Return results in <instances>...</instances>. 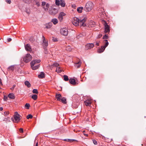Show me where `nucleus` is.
Instances as JSON below:
<instances>
[{
  "label": "nucleus",
  "instance_id": "16",
  "mask_svg": "<svg viewBox=\"0 0 146 146\" xmlns=\"http://www.w3.org/2000/svg\"><path fill=\"white\" fill-rule=\"evenodd\" d=\"M106 48L104 46H101V48L98 50V53H101L104 52Z\"/></svg>",
  "mask_w": 146,
  "mask_h": 146
},
{
  "label": "nucleus",
  "instance_id": "3",
  "mask_svg": "<svg viewBox=\"0 0 146 146\" xmlns=\"http://www.w3.org/2000/svg\"><path fill=\"white\" fill-rule=\"evenodd\" d=\"M12 119H13V122L17 123L21 120L20 115L17 112H16L14 115V119H13L12 118Z\"/></svg>",
  "mask_w": 146,
  "mask_h": 146
},
{
  "label": "nucleus",
  "instance_id": "60",
  "mask_svg": "<svg viewBox=\"0 0 146 146\" xmlns=\"http://www.w3.org/2000/svg\"><path fill=\"white\" fill-rule=\"evenodd\" d=\"M77 38H79V37H78V36H77Z\"/></svg>",
  "mask_w": 146,
  "mask_h": 146
},
{
  "label": "nucleus",
  "instance_id": "48",
  "mask_svg": "<svg viewBox=\"0 0 146 146\" xmlns=\"http://www.w3.org/2000/svg\"><path fill=\"white\" fill-rule=\"evenodd\" d=\"M93 141L95 145H97V141L94 139L93 140Z\"/></svg>",
  "mask_w": 146,
  "mask_h": 146
},
{
  "label": "nucleus",
  "instance_id": "15",
  "mask_svg": "<svg viewBox=\"0 0 146 146\" xmlns=\"http://www.w3.org/2000/svg\"><path fill=\"white\" fill-rule=\"evenodd\" d=\"M98 12L99 13L101 14V15H104L105 14V12L104 9L102 8H99L98 10Z\"/></svg>",
  "mask_w": 146,
  "mask_h": 146
},
{
  "label": "nucleus",
  "instance_id": "14",
  "mask_svg": "<svg viewBox=\"0 0 146 146\" xmlns=\"http://www.w3.org/2000/svg\"><path fill=\"white\" fill-rule=\"evenodd\" d=\"M86 47L88 49H91L94 46V44L93 43L87 44L86 46Z\"/></svg>",
  "mask_w": 146,
  "mask_h": 146
},
{
  "label": "nucleus",
  "instance_id": "49",
  "mask_svg": "<svg viewBox=\"0 0 146 146\" xmlns=\"http://www.w3.org/2000/svg\"><path fill=\"white\" fill-rule=\"evenodd\" d=\"M36 5L38 7L40 5V4L39 2H36Z\"/></svg>",
  "mask_w": 146,
  "mask_h": 146
},
{
  "label": "nucleus",
  "instance_id": "47",
  "mask_svg": "<svg viewBox=\"0 0 146 146\" xmlns=\"http://www.w3.org/2000/svg\"><path fill=\"white\" fill-rule=\"evenodd\" d=\"M8 97L5 96H4V100L5 101H6L7 100Z\"/></svg>",
  "mask_w": 146,
  "mask_h": 146
},
{
  "label": "nucleus",
  "instance_id": "31",
  "mask_svg": "<svg viewBox=\"0 0 146 146\" xmlns=\"http://www.w3.org/2000/svg\"><path fill=\"white\" fill-rule=\"evenodd\" d=\"M32 98L34 100H36L37 98V96L36 94L33 95L32 96Z\"/></svg>",
  "mask_w": 146,
  "mask_h": 146
},
{
  "label": "nucleus",
  "instance_id": "19",
  "mask_svg": "<svg viewBox=\"0 0 146 146\" xmlns=\"http://www.w3.org/2000/svg\"><path fill=\"white\" fill-rule=\"evenodd\" d=\"M85 103L86 106H89L92 103V101L91 100H87L85 101Z\"/></svg>",
  "mask_w": 146,
  "mask_h": 146
},
{
  "label": "nucleus",
  "instance_id": "18",
  "mask_svg": "<svg viewBox=\"0 0 146 146\" xmlns=\"http://www.w3.org/2000/svg\"><path fill=\"white\" fill-rule=\"evenodd\" d=\"M103 43L104 46H104L105 48H106L109 44V43L108 41V40H104L103 41Z\"/></svg>",
  "mask_w": 146,
  "mask_h": 146
},
{
  "label": "nucleus",
  "instance_id": "58",
  "mask_svg": "<svg viewBox=\"0 0 146 146\" xmlns=\"http://www.w3.org/2000/svg\"><path fill=\"white\" fill-rule=\"evenodd\" d=\"M84 135H85V136H88V135H87V134H85V133H84Z\"/></svg>",
  "mask_w": 146,
  "mask_h": 146
},
{
  "label": "nucleus",
  "instance_id": "25",
  "mask_svg": "<svg viewBox=\"0 0 146 146\" xmlns=\"http://www.w3.org/2000/svg\"><path fill=\"white\" fill-rule=\"evenodd\" d=\"M38 77L39 78H42L44 77V74L43 72H41L40 74L38 76Z\"/></svg>",
  "mask_w": 146,
  "mask_h": 146
},
{
  "label": "nucleus",
  "instance_id": "11",
  "mask_svg": "<svg viewBox=\"0 0 146 146\" xmlns=\"http://www.w3.org/2000/svg\"><path fill=\"white\" fill-rule=\"evenodd\" d=\"M105 26V33H106L110 32V29L109 28V26L107 25V24L105 23L104 24Z\"/></svg>",
  "mask_w": 146,
  "mask_h": 146
},
{
  "label": "nucleus",
  "instance_id": "51",
  "mask_svg": "<svg viewBox=\"0 0 146 146\" xmlns=\"http://www.w3.org/2000/svg\"><path fill=\"white\" fill-rule=\"evenodd\" d=\"M8 42H9L11 41V38H9L7 39Z\"/></svg>",
  "mask_w": 146,
  "mask_h": 146
},
{
  "label": "nucleus",
  "instance_id": "37",
  "mask_svg": "<svg viewBox=\"0 0 146 146\" xmlns=\"http://www.w3.org/2000/svg\"><path fill=\"white\" fill-rule=\"evenodd\" d=\"M30 107V105L29 104L27 103L25 105V107L27 109H29Z\"/></svg>",
  "mask_w": 146,
  "mask_h": 146
},
{
  "label": "nucleus",
  "instance_id": "5",
  "mask_svg": "<svg viewBox=\"0 0 146 146\" xmlns=\"http://www.w3.org/2000/svg\"><path fill=\"white\" fill-rule=\"evenodd\" d=\"M55 3L56 5L59 6L60 5L62 7H64L66 5L65 1L64 0H56Z\"/></svg>",
  "mask_w": 146,
  "mask_h": 146
},
{
  "label": "nucleus",
  "instance_id": "55",
  "mask_svg": "<svg viewBox=\"0 0 146 146\" xmlns=\"http://www.w3.org/2000/svg\"><path fill=\"white\" fill-rule=\"evenodd\" d=\"M26 12L28 14H29L30 13V12L29 11H26Z\"/></svg>",
  "mask_w": 146,
  "mask_h": 146
},
{
  "label": "nucleus",
  "instance_id": "43",
  "mask_svg": "<svg viewBox=\"0 0 146 146\" xmlns=\"http://www.w3.org/2000/svg\"><path fill=\"white\" fill-rule=\"evenodd\" d=\"M108 36L107 35H105L103 36V38L104 39H107L108 38Z\"/></svg>",
  "mask_w": 146,
  "mask_h": 146
},
{
  "label": "nucleus",
  "instance_id": "36",
  "mask_svg": "<svg viewBox=\"0 0 146 146\" xmlns=\"http://www.w3.org/2000/svg\"><path fill=\"white\" fill-rule=\"evenodd\" d=\"M66 49L68 51H71L72 50V48L70 46H67L66 47Z\"/></svg>",
  "mask_w": 146,
  "mask_h": 146
},
{
  "label": "nucleus",
  "instance_id": "1",
  "mask_svg": "<svg viewBox=\"0 0 146 146\" xmlns=\"http://www.w3.org/2000/svg\"><path fill=\"white\" fill-rule=\"evenodd\" d=\"M40 60H32L31 62V67L33 70H35L38 68L39 67V65H38L35 66L36 64L40 62Z\"/></svg>",
  "mask_w": 146,
  "mask_h": 146
},
{
  "label": "nucleus",
  "instance_id": "57",
  "mask_svg": "<svg viewBox=\"0 0 146 146\" xmlns=\"http://www.w3.org/2000/svg\"><path fill=\"white\" fill-rule=\"evenodd\" d=\"M102 35H99V38H100V37H101L102 36Z\"/></svg>",
  "mask_w": 146,
  "mask_h": 146
},
{
  "label": "nucleus",
  "instance_id": "45",
  "mask_svg": "<svg viewBox=\"0 0 146 146\" xmlns=\"http://www.w3.org/2000/svg\"><path fill=\"white\" fill-rule=\"evenodd\" d=\"M19 131L21 133H23V129L22 128H20L19 129Z\"/></svg>",
  "mask_w": 146,
  "mask_h": 146
},
{
  "label": "nucleus",
  "instance_id": "46",
  "mask_svg": "<svg viewBox=\"0 0 146 146\" xmlns=\"http://www.w3.org/2000/svg\"><path fill=\"white\" fill-rule=\"evenodd\" d=\"M5 1L8 4H10L11 2V0H5Z\"/></svg>",
  "mask_w": 146,
  "mask_h": 146
},
{
  "label": "nucleus",
  "instance_id": "62",
  "mask_svg": "<svg viewBox=\"0 0 146 146\" xmlns=\"http://www.w3.org/2000/svg\"><path fill=\"white\" fill-rule=\"evenodd\" d=\"M85 132V131H83V132Z\"/></svg>",
  "mask_w": 146,
  "mask_h": 146
},
{
  "label": "nucleus",
  "instance_id": "8",
  "mask_svg": "<svg viewBox=\"0 0 146 146\" xmlns=\"http://www.w3.org/2000/svg\"><path fill=\"white\" fill-rule=\"evenodd\" d=\"M60 33L62 35L66 36L68 33V30L66 28H63L60 30Z\"/></svg>",
  "mask_w": 146,
  "mask_h": 146
},
{
  "label": "nucleus",
  "instance_id": "2",
  "mask_svg": "<svg viewBox=\"0 0 146 146\" xmlns=\"http://www.w3.org/2000/svg\"><path fill=\"white\" fill-rule=\"evenodd\" d=\"M93 6V4L91 2H87L84 8V10L86 12H89L90 11Z\"/></svg>",
  "mask_w": 146,
  "mask_h": 146
},
{
  "label": "nucleus",
  "instance_id": "30",
  "mask_svg": "<svg viewBox=\"0 0 146 146\" xmlns=\"http://www.w3.org/2000/svg\"><path fill=\"white\" fill-rule=\"evenodd\" d=\"M60 101L64 104H66V99L65 98H63L61 99Z\"/></svg>",
  "mask_w": 146,
  "mask_h": 146
},
{
  "label": "nucleus",
  "instance_id": "22",
  "mask_svg": "<svg viewBox=\"0 0 146 146\" xmlns=\"http://www.w3.org/2000/svg\"><path fill=\"white\" fill-rule=\"evenodd\" d=\"M52 25V23H49L46 24L45 25V26L46 29H50V28Z\"/></svg>",
  "mask_w": 146,
  "mask_h": 146
},
{
  "label": "nucleus",
  "instance_id": "28",
  "mask_svg": "<svg viewBox=\"0 0 146 146\" xmlns=\"http://www.w3.org/2000/svg\"><path fill=\"white\" fill-rule=\"evenodd\" d=\"M83 8L82 7H79L77 9V11L79 13H81L82 11Z\"/></svg>",
  "mask_w": 146,
  "mask_h": 146
},
{
  "label": "nucleus",
  "instance_id": "17",
  "mask_svg": "<svg viewBox=\"0 0 146 146\" xmlns=\"http://www.w3.org/2000/svg\"><path fill=\"white\" fill-rule=\"evenodd\" d=\"M56 98L58 101H60L62 98L61 95L60 94H56Z\"/></svg>",
  "mask_w": 146,
  "mask_h": 146
},
{
  "label": "nucleus",
  "instance_id": "27",
  "mask_svg": "<svg viewBox=\"0 0 146 146\" xmlns=\"http://www.w3.org/2000/svg\"><path fill=\"white\" fill-rule=\"evenodd\" d=\"M51 22L54 25H56L58 23V21L56 19L54 18L52 19Z\"/></svg>",
  "mask_w": 146,
  "mask_h": 146
},
{
  "label": "nucleus",
  "instance_id": "42",
  "mask_svg": "<svg viewBox=\"0 0 146 146\" xmlns=\"http://www.w3.org/2000/svg\"><path fill=\"white\" fill-rule=\"evenodd\" d=\"M46 3L45 2H42V8L46 5Z\"/></svg>",
  "mask_w": 146,
  "mask_h": 146
},
{
  "label": "nucleus",
  "instance_id": "13",
  "mask_svg": "<svg viewBox=\"0 0 146 146\" xmlns=\"http://www.w3.org/2000/svg\"><path fill=\"white\" fill-rule=\"evenodd\" d=\"M25 48L27 51H31V48L30 45L29 44H27L25 45Z\"/></svg>",
  "mask_w": 146,
  "mask_h": 146
},
{
  "label": "nucleus",
  "instance_id": "61",
  "mask_svg": "<svg viewBox=\"0 0 146 146\" xmlns=\"http://www.w3.org/2000/svg\"><path fill=\"white\" fill-rule=\"evenodd\" d=\"M80 36H82V35L81 34H80Z\"/></svg>",
  "mask_w": 146,
  "mask_h": 146
},
{
  "label": "nucleus",
  "instance_id": "29",
  "mask_svg": "<svg viewBox=\"0 0 146 146\" xmlns=\"http://www.w3.org/2000/svg\"><path fill=\"white\" fill-rule=\"evenodd\" d=\"M25 85L27 86L28 88L31 87V85L30 82L27 81H26L25 82Z\"/></svg>",
  "mask_w": 146,
  "mask_h": 146
},
{
  "label": "nucleus",
  "instance_id": "4",
  "mask_svg": "<svg viewBox=\"0 0 146 146\" xmlns=\"http://www.w3.org/2000/svg\"><path fill=\"white\" fill-rule=\"evenodd\" d=\"M32 59V56L29 54H28L25 56L23 60L25 62L27 63L30 61Z\"/></svg>",
  "mask_w": 146,
  "mask_h": 146
},
{
  "label": "nucleus",
  "instance_id": "7",
  "mask_svg": "<svg viewBox=\"0 0 146 146\" xmlns=\"http://www.w3.org/2000/svg\"><path fill=\"white\" fill-rule=\"evenodd\" d=\"M49 14L51 15H55L58 12V10L54 8H52L50 9L48 11Z\"/></svg>",
  "mask_w": 146,
  "mask_h": 146
},
{
  "label": "nucleus",
  "instance_id": "35",
  "mask_svg": "<svg viewBox=\"0 0 146 146\" xmlns=\"http://www.w3.org/2000/svg\"><path fill=\"white\" fill-rule=\"evenodd\" d=\"M75 140L72 139H66L64 140V141H68L70 142H72L73 141H75Z\"/></svg>",
  "mask_w": 146,
  "mask_h": 146
},
{
  "label": "nucleus",
  "instance_id": "52",
  "mask_svg": "<svg viewBox=\"0 0 146 146\" xmlns=\"http://www.w3.org/2000/svg\"><path fill=\"white\" fill-rule=\"evenodd\" d=\"M15 85H13V87L12 88H11V90H13L14 89V87H15Z\"/></svg>",
  "mask_w": 146,
  "mask_h": 146
},
{
  "label": "nucleus",
  "instance_id": "44",
  "mask_svg": "<svg viewBox=\"0 0 146 146\" xmlns=\"http://www.w3.org/2000/svg\"><path fill=\"white\" fill-rule=\"evenodd\" d=\"M9 111H5L4 112V114L5 115L7 116L9 114Z\"/></svg>",
  "mask_w": 146,
  "mask_h": 146
},
{
  "label": "nucleus",
  "instance_id": "34",
  "mask_svg": "<svg viewBox=\"0 0 146 146\" xmlns=\"http://www.w3.org/2000/svg\"><path fill=\"white\" fill-rule=\"evenodd\" d=\"M63 77L64 80L65 81H67L69 80V78L67 76L64 75V76Z\"/></svg>",
  "mask_w": 146,
  "mask_h": 146
},
{
  "label": "nucleus",
  "instance_id": "33",
  "mask_svg": "<svg viewBox=\"0 0 146 146\" xmlns=\"http://www.w3.org/2000/svg\"><path fill=\"white\" fill-rule=\"evenodd\" d=\"M8 69L9 70H11L12 71H13L14 70V66H10L9 67Z\"/></svg>",
  "mask_w": 146,
  "mask_h": 146
},
{
  "label": "nucleus",
  "instance_id": "56",
  "mask_svg": "<svg viewBox=\"0 0 146 146\" xmlns=\"http://www.w3.org/2000/svg\"><path fill=\"white\" fill-rule=\"evenodd\" d=\"M36 146H38V143L37 142L36 144Z\"/></svg>",
  "mask_w": 146,
  "mask_h": 146
},
{
  "label": "nucleus",
  "instance_id": "38",
  "mask_svg": "<svg viewBox=\"0 0 146 146\" xmlns=\"http://www.w3.org/2000/svg\"><path fill=\"white\" fill-rule=\"evenodd\" d=\"M33 117V116L31 114H29L27 116V119H29L30 118H32Z\"/></svg>",
  "mask_w": 146,
  "mask_h": 146
},
{
  "label": "nucleus",
  "instance_id": "39",
  "mask_svg": "<svg viewBox=\"0 0 146 146\" xmlns=\"http://www.w3.org/2000/svg\"><path fill=\"white\" fill-rule=\"evenodd\" d=\"M58 66H59V64L56 62L54 63L52 65V66H53L57 67H58Z\"/></svg>",
  "mask_w": 146,
  "mask_h": 146
},
{
  "label": "nucleus",
  "instance_id": "54",
  "mask_svg": "<svg viewBox=\"0 0 146 146\" xmlns=\"http://www.w3.org/2000/svg\"><path fill=\"white\" fill-rule=\"evenodd\" d=\"M3 110V108L2 107H0V111H2Z\"/></svg>",
  "mask_w": 146,
  "mask_h": 146
},
{
  "label": "nucleus",
  "instance_id": "24",
  "mask_svg": "<svg viewBox=\"0 0 146 146\" xmlns=\"http://www.w3.org/2000/svg\"><path fill=\"white\" fill-rule=\"evenodd\" d=\"M69 82L70 84L73 85H75L76 84V82L74 79L71 78L69 80Z\"/></svg>",
  "mask_w": 146,
  "mask_h": 146
},
{
  "label": "nucleus",
  "instance_id": "6",
  "mask_svg": "<svg viewBox=\"0 0 146 146\" xmlns=\"http://www.w3.org/2000/svg\"><path fill=\"white\" fill-rule=\"evenodd\" d=\"M86 20L87 19L86 18H84L82 19H79V25L80 26V27H85L86 25Z\"/></svg>",
  "mask_w": 146,
  "mask_h": 146
},
{
  "label": "nucleus",
  "instance_id": "23",
  "mask_svg": "<svg viewBox=\"0 0 146 146\" xmlns=\"http://www.w3.org/2000/svg\"><path fill=\"white\" fill-rule=\"evenodd\" d=\"M8 97L11 99H14L15 98V96L14 94L13 93H10L8 95Z\"/></svg>",
  "mask_w": 146,
  "mask_h": 146
},
{
  "label": "nucleus",
  "instance_id": "50",
  "mask_svg": "<svg viewBox=\"0 0 146 146\" xmlns=\"http://www.w3.org/2000/svg\"><path fill=\"white\" fill-rule=\"evenodd\" d=\"M96 45L98 46L99 45V42H98V41H97L96 42Z\"/></svg>",
  "mask_w": 146,
  "mask_h": 146
},
{
  "label": "nucleus",
  "instance_id": "32",
  "mask_svg": "<svg viewBox=\"0 0 146 146\" xmlns=\"http://www.w3.org/2000/svg\"><path fill=\"white\" fill-rule=\"evenodd\" d=\"M56 71L58 72H61L62 71V70L60 69L59 67H57L56 70Z\"/></svg>",
  "mask_w": 146,
  "mask_h": 146
},
{
  "label": "nucleus",
  "instance_id": "40",
  "mask_svg": "<svg viewBox=\"0 0 146 146\" xmlns=\"http://www.w3.org/2000/svg\"><path fill=\"white\" fill-rule=\"evenodd\" d=\"M33 93L37 94L38 93V90L36 89H34L33 90Z\"/></svg>",
  "mask_w": 146,
  "mask_h": 146
},
{
  "label": "nucleus",
  "instance_id": "20",
  "mask_svg": "<svg viewBox=\"0 0 146 146\" xmlns=\"http://www.w3.org/2000/svg\"><path fill=\"white\" fill-rule=\"evenodd\" d=\"M49 7H50L49 4L48 3H47L46 5H45L43 7V8L44 9L45 11H48Z\"/></svg>",
  "mask_w": 146,
  "mask_h": 146
},
{
  "label": "nucleus",
  "instance_id": "26",
  "mask_svg": "<svg viewBox=\"0 0 146 146\" xmlns=\"http://www.w3.org/2000/svg\"><path fill=\"white\" fill-rule=\"evenodd\" d=\"M95 23L93 21H91L88 24V26H90L91 27H94Z\"/></svg>",
  "mask_w": 146,
  "mask_h": 146
},
{
  "label": "nucleus",
  "instance_id": "41",
  "mask_svg": "<svg viewBox=\"0 0 146 146\" xmlns=\"http://www.w3.org/2000/svg\"><path fill=\"white\" fill-rule=\"evenodd\" d=\"M52 40L53 41L56 42L58 41L57 38H56L53 37Z\"/></svg>",
  "mask_w": 146,
  "mask_h": 146
},
{
  "label": "nucleus",
  "instance_id": "12",
  "mask_svg": "<svg viewBox=\"0 0 146 146\" xmlns=\"http://www.w3.org/2000/svg\"><path fill=\"white\" fill-rule=\"evenodd\" d=\"M65 14L63 12H61L59 14L58 18L60 21H62L63 19V16H64Z\"/></svg>",
  "mask_w": 146,
  "mask_h": 146
},
{
  "label": "nucleus",
  "instance_id": "21",
  "mask_svg": "<svg viewBox=\"0 0 146 146\" xmlns=\"http://www.w3.org/2000/svg\"><path fill=\"white\" fill-rule=\"evenodd\" d=\"M81 63L82 62L80 61H79L78 62H76L74 63L75 66L77 68H79L80 66Z\"/></svg>",
  "mask_w": 146,
  "mask_h": 146
},
{
  "label": "nucleus",
  "instance_id": "10",
  "mask_svg": "<svg viewBox=\"0 0 146 146\" xmlns=\"http://www.w3.org/2000/svg\"><path fill=\"white\" fill-rule=\"evenodd\" d=\"M43 43L42 45L44 49L46 48L48 45V41L46 40L45 38L44 37L42 36Z\"/></svg>",
  "mask_w": 146,
  "mask_h": 146
},
{
  "label": "nucleus",
  "instance_id": "9",
  "mask_svg": "<svg viewBox=\"0 0 146 146\" xmlns=\"http://www.w3.org/2000/svg\"><path fill=\"white\" fill-rule=\"evenodd\" d=\"M79 20L78 18L75 17L72 21V23L75 26H78L79 25Z\"/></svg>",
  "mask_w": 146,
  "mask_h": 146
},
{
  "label": "nucleus",
  "instance_id": "59",
  "mask_svg": "<svg viewBox=\"0 0 146 146\" xmlns=\"http://www.w3.org/2000/svg\"><path fill=\"white\" fill-rule=\"evenodd\" d=\"M7 119L6 118H5V119L4 120V121H6V119Z\"/></svg>",
  "mask_w": 146,
  "mask_h": 146
},
{
  "label": "nucleus",
  "instance_id": "53",
  "mask_svg": "<svg viewBox=\"0 0 146 146\" xmlns=\"http://www.w3.org/2000/svg\"><path fill=\"white\" fill-rule=\"evenodd\" d=\"M0 84L1 85H2V83L1 82V80L0 79Z\"/></svg>",
  "mask_w": 146,
  "mask_h": 146
}]
</instances>
